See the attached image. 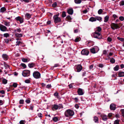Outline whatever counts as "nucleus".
Here are the masks:
<instances>
[{
  "instance_id": "obj_1",
  "label": "nucleus",
  "mask_w": 124,
  "mask_h": 124,
  "mask_svg": "<svg viewBox=\"0 0 124 124\" xmlns=\"http://www.w3.org/2000/svg\"><path fill=\"white\" fill-rule=\"evenodd\" d=\"M101 28L100 27H97L95 29V32L92 33L91 35L93 37L99 39H101L102 37L101 34Z\"/></svg>"
},
{
  "instance_id": "obj_2",
  "label": "nucleus",
  "mask_w": 124,
  "mask_h": 124,
  "mask_svg": "<svg viewBox=\"0 0 124 124\" xmlns=\"http://www.w3.org/2000/svg\"><path fill=\"white\" fill-rule=\"evenodd\" d=\"M74 114V113L73 111L70 109L66 110L64 113L65 116L67 117H70L72 116Z\"/></svg>"
},
{
  "instance_id": "obj_3",
  "label": "nucleus",
  "mask_w": 124,
  "mask_h": 124,
  "mask_svg": "<svg viewBox=\"0 0 124 124\" xmlns=\"http://www.w3.org/2000/svg\"><path fill=\"white\" fill-rule=\"evenodd\" d=\"M59 15V13L54 16L53 18L55 23H57L61 21V19L58 17Z\"/></svg>"
},
{
  "instance_id": "obj_4",
  "label": "nucleus",
  "mask_w": 124,
  "mask_h": 124,
  "mask_svg": "<svg viewBox=\"0 0 124 124\" xmlns=\"http://www.w3.org/2000/svg\"><path fill=\"white\" fill-rule=\"evenodd\" d=\"M74 70L75 71L79 72L82 70V66L80 65H77L74 66Z\"/></svg>"
},
{
  "instance_id": "obj_5",
  "label": "nucleus",
  "mask_w": 124,
  "mask_h": 124,
  "mask_svg": "<svg viewBox=\"0 0 124 124\" xmlns=\"http://www.w3.org/2000/svg\"><path fill=\"white\" fill-rule=\"evenodd\" d=\"M33 76L36 78H40V74L39 72L35 71L33 73Z\"/></svg>"
},
{
  "instance_id": "obj_6",
  "label": "nucleus",
  "mask_w": 124,
  "mask_h": 124,
  "mask_svg": "<svg viewBox=\"0 0 124 124\" xmlns=\"http://www.w3.org/2000/svg\"><path fill=\"white\" fill-rule=\"evenodd\" d=\"M30 71L28 70H24L22 73V75L24 77H27L30 76Z\"/></svg>"
},
{
  "instance_id": "obj_7",
  "label": "nucleus",
  "mask_w": 124,
  "mask_h": 124,
  "mask_svg": "<svg viewBox=\"0 0 124 124\" xmlns=\"http://www.w3.org/2000/svg\"><path fill=\"white\" fill-rule=\"evenodd\" d=\"M111 27L113 30L118 29L120 27L118 24L114 23H111Z\"/></svg>"
},
{
  "instance_id": "obj_8",
  "label": "nucleus",
  "mask_w": 124,
  "mask_h": 124,
  "mask_svg": "<svg viewBox=\"0 0 124 124\" xmlns=\"http://www.w3.org/2000/svg\"><path fill=\"white\" fill-rule=\"evenodd\" d=\"M0 30L2 31H8L7 27L2 24H0Z\"/></svg>"
},
{
  "instance_id": "obj_9",
  "label": "nucleus",
  "mask_w": 124,
  "mask_h": 124,
  "mask_svg": "<svg viewBox=\"0 0 124 124\" xmlns=\"http://www.w3.org/2000/svg\"><path fill=\"white\" fill-rule=\"evenodd\" d=\"M89 51L87 49H84L81 51V54L83 55H87L89 53Z\"/></svg>"
},
{
  "instance_id": "obj_10",
  "label": "nucleus",
  "mask_w": 124,
  "mask_h": 124,
  "mask_svg": "<svg viewBox=\"0 0 124 124\" xmlns=\"http://www.w3.org/2000/svg\"><path fill=\"white\" fill-rule=\"evenodd\" d=\"M15 19L17 21H19L20 23H23L24 22V19L20 16H18L15 18Z\"/></svg>"
},
{
  "instance_id": "obj_11",
  "label": "nucleus",
  "mask_w": 124,
  "mask_h": 124,
  "mask_svg": "<svg viewBox=\"0 0 124 124\" xmlns=\"http://www.w3.org/2000/svg\"><path fill=\"white\" fill-rule=\"evenodd\" d=\"M77 92L78 95H82L84 94V91L82 89L79 88L77 91Z\"/></svg>"
},
{
  "instance_id": "obj_12",
  "label": "nucleus",
  "mask_w": 124,
  "mask_h": 124,
  "mask_svg": "<svg viewBox=\"0 0 124 124\" xmlns=\"http://www.w3.org/2000/svg\"><path fill=\"white\" fill-rule=\"evenodd\" d=\"M60 108L59 106L57 105L54 104L52 106V109L53 111L56 110Z\"/></svg>"
},
{
  "instance_id": "obj_13",
  "label": "nucleus",
  "mask_w": 124,
  "mask_h": 124,
  "mask_svg": "<svg viewBox=\"0 0 124 124\" xmlns=\"http://www.w3.org/2000/svg\"><path fill=\"white\" fill-rule=\"evenodd\" d=\"M2 23L5 26L8 27L10 26V22H8L7 21L4 20L2 22Z\"/></svg>"
},
{
  "instance_id": "obj_14",
  "label": "nucleus",
  "mask_w": 124,
  "mask_h": 124,
  "mask_svg": "<svg viewBox=\"0 0 124 124\" xmlns=\"http://www.w3.org/2000/svg\"><path fill=\"white\" fill-rule=\"evenodd\" d=\"M110 107L111 110H114L116 108V105L112 103L110 104Z\"/></svg>"
},
{
  "instance_id": "obj_15",
  "label": "nucleus",
  "mask_w": 124,
  "mask_h": 124,
  "mask_svg": "<svg viewBox=\"0 0 124 124\" xmlns=\"http://www.w3.org/2000/svg\"><path fill=\"white\" fill-rule=\"evenodd\" d=\"M101 117L102 118V120L104 121H106L108 119V116L104 114L101 115Z\"/></svg>"
},
{
  "instance_id": "obj_16",
  "label": "nucleus",
  "mask_w": 124,
  "mask_h": 124,
  "mask_svg": "<svg viewBox=\"0 0 124 124\" xmlns=\"http://www.w3.org/2000/svg\"><path fill=\"white\" fill-rule=\"evenodd\" d=\"M2 57L3 59L5 60H7L8 58V56L6 54H3L2 55Z\"/></svg>"
},
{
  "instance_id": "obj_17",
  "label": "nucleus",
  "mask_w": 124,
  "mask_h": 124,
  "mask_svg": "<svg viewBox=\"0 0 124 124\" xmlns=\"http://www.w3.org/2000/svg\"><path fill=\"white\" fill-rule=\"evenodd\" d=\"M73 11L72 8H69L67 9V12L70 15H72L73 13Z\"/></svg>"
},
{
  "instance_id": "obj_18",
  "label": "nucleus",
  "mask_w": 124,
  "mask_h": 124,
  "mask_svg": "<svg viewBox=\"0 0 124 124\" xmlns=\"http://www.w3.org/2000/svg\"><path fill=\"white\" fill-rule=\"evenodd\" d=\"M118 76L119 77H122L124 76V72L119 71L118 72Z\"/></svg>"
},
{
  "instance_id": "obj_19",
  "label": "nucleus",
  "mask_w": 124,
  "mask_h": 124,
  "mask_svg": "<svg viewBox=\"0 0 124 124\" xmlns=\"http://www.w3.org/2000/svg\"><path fill=\"white\" fill-rule=\"evenodd\" d=\"M31 15L28 13L26 14L25 16V17L27 19H29L31 17Z\"/></svg>"
},
{
  "instance_id": "obj_20",
  "label": "nucleus",
  "mask_w": 124,
  "mask_h": 124,
  "mask_svg": "<svg viewBox=\"0 0 124 124\" xmlns=\"http://www.w3.org/2000/svg\"><path fill=\"white\" fill-rule=\"evenodd\" d=\"M93 120L95 123H98L99 122V118L97 116H95L94 117Z\"/></svg>"
},
{
  "instance_id": "obj_21",
  "label": "nucleus",
  "mask_w": 124,
  "mask_h": 124,
  "mask_svg": "<svg viewBox=\"0 0 124 124\" xmlns=\"http://www.w3.org/2000/svg\"><path fill=\"white\" fill-rule=\"evenodd\" d=\"M89 21L91 22H93L96 21L95 17H91L89 19Z\"/></svg>"
},
{
  "instance_id": "obj_22",
  "label": "nucleus",
  "mask_w": 124,
  "mask_h": 124,
  "mask_svg": "<svg viewBox=\"0 0 124 124\" xmlns=\"http://www.w3.org/2000/svg\"><path fill=\"white\" fill-rule=\"evenodd\" d=\"M6 10V9L5 7H3L0 8V12L2 13H4Z\"/></svg>"
},
{
  "instance_id": "obj_23",
  "label": "nucleus",
  "mask_w": 124,
  "mask_h": 124,
  "mask_svg": "<svg viewBox=\"0 0 124 124\" xmlns=\"http://www.w3.org/2000/svg\"><path fill=\"white\" fill-rule=\"evenodd\" d=\"M21 31L20 28L16 29L14 30V31L15 33H17V32L20 33Z\"/></svg>"
},
{
  "instance_id": "obj_24",
  "label": "nucleus",
  "mask_w": 124,
  "mask_h": 124,
  "mask_svg": "<svg viewBox=\"0 0 124 124\" xmlns=\"http://www.w3.org/2000/svg\"><path fill=\"white\" fill-rule=\"evenodd\" d=\"M93 48L94 51H95V53H97L99 51V49L97 46H94Z\"/></svg>"
},
{
  "instance_id": "obj_25",
  "label": "nucleus",
  "mask_w": 124,
  "mask_h": 124,
  "mask_svg": "<svg viewBox=\"0 0 124 124\" xmlns=\"http://www.w3.org/2000/svg\"><path fill=\"white\" fill-rule=\"evenodd\" d=\"M93 48L94 51H95V53H97L99 51V49L97 46H94Z\"/></svg>"
},
{
  "instance_id": "obj_26",
  "label": "nucleus",
  "mask_w": 124,
  "mask_h": 124,
  "mask_svg": "<svg viewBox=\"0 0 124 124\" xmlns=\"http://www.w3.org/2000/svg\"><path fill=\"white\" fill-rule=\"evenodd\" d=\"M117 73L115 74H114L112 75V77L113 78L114 80L116 79H117Z\"/></svg>"
},
{
  "instance_id": "obj_27",
  "label": "nucleus",
  "mask_w": 124,
  "mask_h": 124,
  "mask_svg": "<svg viewBox=\"0 0 124 124\" xmlns=\"http://www.w3.org/2000/svg\"><path fill=\"white\" fill-rule=\"evenodd\" d=\"M15 36L17 37H22L23 35L22 34H19L18 33H16L15 34Z\"/></svg>"
},
{
  "instance_id": "obj_28",
  "label": "nucleus",
  "mask_w": 124,
  "mask_h": 124,
  "mask_svg": "<svg viewBox=\"0 0 124 124\" xmlns=\"http://www.w3.org/2000/svg\"><path fill=\"white\" fill-rule=\"evenodd\" d=\"M71 19L72 18L70 16H68L66 18V20L69 22H70Z\"/></svg>"
},
{
  "instance_id": "obj_29",
  "label": "nucleus",
  "mask_w": 124,
  "mask_h": 124,
  "mask_svg": "<svg viewBox=\"0 0 124 124\" xmlns=\"http://www.w3.org/2000/svg\"><path fill=\"white\" fill-rule=\"evenodd\" d=\"M105 72L103 71H101L98 73V75L100 76H104L105 75Z\"/></svg>"
},
{
  "instance_id": "obj_30",
  "label": "nucleus",
  "mask_w": 124,
  "mask_h": 124,
  "mask_svg": "<svg viewBox=\"0 0 124 124\" xmlns=\"http://www.w3.org/2000/svg\"><path fill=\"white\" fill-rule=\"evenodd\" d=\"M52 120L54 122H57L58 120V117H54L53 118Z\"/></svg>"
},
{
  "instance_id": "obj_31",
  "label": "nucleus",
  "mask_w": 124,
  "mask_h": 124,
  "mask_svg": "<svg viewBox=\"0 0 124 124\" xmlns=\"http://www.w3.org/2000/svg\"><path fill=\"white\" fill-rule=\"evenodd\" d=\"M109 17L108 16H106L104 17V22H107L108 20Z\"/></svg>"
},
{
  "instance_id": "obj_32",
  "label": "nucleus",
  "mask_w": 124,
  "mask_h": 124,
  "mask_svg": "<svg viewBox=\"0 0 124 124\" xmlns=\"http://www.w3.org/2000/svg\"><path fill=\"white\" fill-rule=\"evenodd\" d=\"M35 65V64L33 63H29L28 64V66L29 68H31L34 66Z\"/></svg>"
},
{
  "instance_id": "obj_33",
  "label": "nucleus",
  "mask_w": 124,
  "mask_h": 124,
  "mask_svg": "<svg viewBox=\"0 0 124 124\" xmlns=\"http://www.w3.org/2000/svg\"><path fill=\"white\" fill-rule=\"evenodd\" d=\"M119 66L118 65H116L115 67L114 68V70L115 71H117L118 70L119 68Z\"/></svg>"
},
{
  "instance_id": "obj_34",
  "label": "nucleus",
  "mask_w": 124,
  "mask_h": 124,
  "mask_svg": "<svg viewBox=\"0 0 124 124\" xmlns=\"http://www.w3.org/2000/svg\"><path fill=\"white\" fill-rule=\"evenodd\" d=\"M22 61L24 62H27L29 61V60H28L27 58H22Z\"/></svg>"
},
{
  "instance_id": "obj_35",
  "label": "nucleus",
  "mask_w": 124,
  "mask_h": 124,
  "mask_svg": "<svg viewBox=\"0 0 124 124\" xmlns=\"http://www.w3.org/2000/svg\"><path fill=\"white\" fill-rule=\"evenodd\" d=\"M95 18L96 20H97L99 21H100L102 20V18L100 16H96L95 17Z\"/></svg>"
},
{
  "instance_id": "obj_36",
  "label": "nucleus",
  "mask_w": 124,
  "mask_h": 124,
  "mask_svg": "<svg viewBox=\"0 0 124 124\" xmlns=\"http://www.w3.org/2000/svg\"><path fill=\"white\" fill-rule=\"evenodd\" d=\"M81 40V38L80 37H77L75 40V42H78Z\"/></svg>"
},
{
  "instance_id": "obj_37",
  "label": "nucleus",
  "mask_w": 124,
  "mask_h": 124,
  "mask_svg": "<svg viewBox=\"0 0 124 124\" xmlns=\"http://www.w3.org/2000/svg\"><path fill=\"white\" fill-rule=\"evenodd\" d=\"M57 6V3L56 2H54L52 4V6L53 8H56Z\"/></svg>"
},
{
  "instance_id": "obj_38",
  "label": "nucleus",
  "mask_w": 124,
  "mask_h": 124,
  "mask_svg": "<svg viewBox=\"0 0 124 124\" xmlns=\"http://www.w3.org/2000/svg\"><path fill=\"white\" fill-rule=\"evenodd\" d=\"M2 82L3 84H5L7 83V80L6 79L4 78L2 80Z\"/></svg>"
},
{
  "instance_id": "obj_39",
  "label": "nucleus",
  "mask_w": 124,
  "mask_h": 124,
  "mask_svg": "<svg viewBox=\"0 0 124 124\" xmlns=\"http://www.w3.org/2000/svg\"><path fill=\"white\" fill-rule=\"evenodd\" d=\"M31 78H29V79H27L25 80V83H29L30 82Z\"/></svg>"
},
{
  "instance_id": "obj_40",
  "label": "nucleus",
  "mask_w": 124,
  "mask_h": 124,
  "mask_svg": "<svg viewBox=\"0 0 124 124\" xmlns=\"http://www.w3.org/2000/svg\"><path fill=\"white\" fill-rule=\"evenodd\" d=\"M9 36V34L7 33H5L3 35V37H4L7 38Z\"/></svg>"
},
{
  "instance_id": "obj_41",
  "label": "nucleus",
  "mask_w": 124,
  "mask_h": 124,
  "mask_svg": "<svg viewBox=\"0 0 124 124\" xmlns=\"http://www.w3.org/2000/svg\"><path fill=\"white\" fill-rule=\"evenodd\" d=\"M103 12V10L102 9H99L98 11V13L99 15L102 14Z\"/></svg>"
},
{
  "instance_id": "obj_42",
  "label": "nucleus",
  "mask_w": 124,
  "mask_h": 124,
  "mask_svg": "<svg viewBox=\"0 0 124 124\" xmlns=\"http://www.w3.org/2000/svg\"><path fill=\"white\" fill-rule=\"evenodd\" d=\"M75 2L76 4H79L81 2V0H75Z\"/></svg>"
},
{
  "instance_id": "obj_43",
  "label": "nucleus",
  "mask_w": 124,
  "mask_h": 124,
  "mask_svg": "<svg viewBox=\"0 0 124 124\" xmlns=\"http://www.w3.org/2000/svg\"><path fill=\"white\" fill-rule=\"evenodd\" d=\"M117 39L118 40L124 42V38H122L119 37H117Z\"/></svg>"
},
{
  "instance_id": "obj_44",
  "label": "nucleus",
  "mask_w": 124,
  "mask_h": 124,
  "mask_svg": "<svg viewBox=\"0 0 124 124\" xmlns=\"http://www.w3.org/2000/svg\"><path fill=\"white\" fill-rule=\"evenodd\" d=\"M66 16V13L65 11H63L62 12V17H64Z\"/></svg>"
},
{
  "instance_id": "obj_45",
  "label": "nucleus",
  "mask_w": 124,
  "mask_h": 124,
  "mask_svg": "<svg viewBox=\"0 0 124 124\" xmlns=\"http://www.w3.org/2000/svg\"><path fill=\"white\" fill-rule=\"evenodd\" d=\"M110 62L112 63H113L115 62V60L114 59L112 58L110 59Z\"/></svg>"
},
{
  "instance_id": "obj_46",
  "label": "nucleus",
  "mask_w": 124,
  "mask_h": 124,
  "mask_svg": "<svg viewBox=\"0 0 124 124\" xmlns=\"http://www.w3.org/2000/svg\"><path fill=\"white\" fill-rule=\"evenodd\" d=\"M25 101L26 103L29 104L31 102V99H28L26 100Z\"/></svg>"
},
{
  "instance_id": "obj_47",
  "label": "nucleus",
  "mask_w": 124,
  "mask_h": 124,
  "mask_svg": "<svg viewBox=\"0 0 124 124\" xmlns=\"http://www.w3.org/2000/svg\"><path fill=\"white\" fill-rule=\"evenodd\" d=\"M54 96L57 98H58V93L57 92H55L54 94Z\"/></svg>"
},
{
  "instance_id": "obj_48",
  "label": "nucleus",
  "mask_w": 124,
  "mask_h": 124,
  "mask_svg": "<svg viewBox=\"0 0 124 124\" xmlns=\"http://www.w3.org/2000/svg\"><path fill=\"white\" fill-rule=\"evenodd\" d=\"M120 6H123L124 5V1H121L120 3Z\"/></svg>"
},
{
  "instance_id": "obj_49",
  "label": "nucleus",
  "mask_w": 124,
  "mask_h": 124,
  "mask_svg": "<svg viewBox=\"0 0 124 124\" xmlns=\"http://www.w3.org/2000/svg\"><path fill=\"white\" fill-rule=\"evenodd\" d=\"M119 120H116L114 122V124H119Z\"/></svg>"
},
{
  "instance_id": "obj_50",
  "label": "nucleus",
  "mask_w": 124,
  "mask_h": 124,
  "mask_svg": "<svg viewBox=\"0 0 124 124\" xmlns=\"http://www.w3.org/2000/svg\"><path fill=\"white\" fill-rule=\"evenodd\" d=\"M24 101L23 100H20L19 101V103L20 104H23L24 103Z\"/></svg>"
},
{
  "instance_id": "obj_51",
  "label": "nucleus",
  "mask_w": 124,
  "mask_h": 124,
  "mask_svg": "<svg viewBox=\"0 0 124 124\" xmlns=\"http://www.w3.org/2000/svg\"><path fill=\"white\" fill-rule=\"evenodd\" d=\"M90 52L93 54L95 53V51H94V50L93 48L92 49H90Z\"/></svg>"
},
{
  "instance_id": "obj_52",
  "label": "nucleus",
  "mask_w": 124,
  "mask_h": 124,
  "mask_svg": "<svg viewBox=\"0 0 124 124\" xmlns=\"http://www.w3.org/2000/svg\"><path fill=\"white\" fill-rule=\"evenodd\" d=\"M25 122L24 120H22L19 122L20 124H24Z\"/></svg>"
},
{
  "instance_id": "obj_53",
  "label": "nucleus",
  "mask_w": 124,
  "mask_h": 124,
  "mask_svg": "<svg viewBox=\"0 0 124 124\" xmlns=\"http://www.w3.org/2000/svg\"><path fill=\"white\" fill-rule=\"evenodd\" d=\"M119 19L121 21H123L124 20V17L123 16H120L119 17Z\"/></svg>"
},
{
  "instance_id": "obj_54",
  "label": "nucleus",
  "mask_w": 124,
  "mask_h": 124,
  "mask_svg": "<svg viewBox=\"0 0 124 124\" xmlns=\"http://www.w3.org/2000/svg\"><path fill=\"white\" fill-rule=\"evenodd\" d=\"M21 66L23 67L24 68H26V66L25 64L24 63H22L21 64Z\"/></svg>"
},
{
  "instance_id": "obj_55",
  "label": "nucleus",
  "mask_w": 124,
  "mask_h": 124,
  "mask_svg": "<svg viewBox=\"0 0 124 124\" xmlns=\"http://www.w3.org/2000/svg\"><path fill=\"white\" fill-rule=\"evenodd\" d=\"M122 116L124 117V109H122L121 110Z\"/></svg>"
},
{
  "instance_id": "obj_56",
  "label": "nucleus",
  "mask_w": 124,
  "mask_h": 124,
  "mask_svg": "<svg viewBox=\"0 0 124 124\" xmlns=\"http://www.w3.org/2000/svg\"><path fill=\"white\" fill-rule=\"evenodd\" d=\"M74 85L73 83H71L70 85H68V86L70 88H71L73 87V85Z\"/></svg>"
},
{
  "instance_id": "obj_57",
  "label": "nucleus",
  "mask_w": 124,
  "mask_h": 124,
  "mask_svg": "<svg viewBox=\"0 0 124 124\" xmlns=\"http://www.w3.org/2000/svg\"><path fill=\"white\" fill-rule=\"evenodd\" d=\"M17 84L16 83H14L13 84L12 86L16 88L17 86Z\"/></svg>"
},
{
  "instance_id": "obj_58",
  "label": "nucleus",
  "mask_w": 124,
  "mask_h": 124,
  "mask_svg": "<svg viewBox=\"0 0 124 124\" xmlns=\"http://www.w3.org/2000/svg\"><path fill=\"white\" fill-rule=\"evenodd\" d=\"M16 46L18 45L19 46V45L22 43V42L20 41H17L16 42Z\"/></svg>"
},
{
  "instance_id": "obj_59",
  "label": "nucleus",
  "mask_w": 124,
  "mask_h": 124,
  "mask_svg": "<svg viewBox=\"0 0 124 124\" xmlns=\"http://www.w3.org/2000/svg\"><path fill=\"white\" fill-rule=\"evenodd\" d=\"M113 17L114 18L115 20V19L118 18V16L115 14H114L113 15Z\"/></svg>"
},
{
  "instance_id": "obj_60",
  "label": "nucleus",
  "mask_w": 124,
  "mask_h": 124,
  "mask_svg": "<svg viewBox=\"0 0 124 124\" xmlns=\"http://www.w3.org/2000/svg\"><path fill=\"white\" fill-rule=\"evenodd\" d=\"M38 115L39 117H42V115L41 113H39L38 114Z\"/></svg>"
},
{
  "instance_id": "obj_61",
  "label": "nucleus",
  "mask_w": 124,
  "mask_h": 124,
  "mask_svg": "<svg viewBox=\"0 0 124 124\" xmlns=\"http://www.w3.org/2000/svg\"><path fill=\"white\" fill-rule=\"evenodd\" d=\"M98 66L99 67L102 68L103 67V64L100 63L98 64Z\"/></svg>"
},
{
  "instance_id": "obj_62",
  "label": "nucleus",
  "mask_w": 124,
  "mask_h": 124,
  "mask_svg": "<svg viewBox=\"0 0 124 124\" xmlns=\"http://www.w3.org/2000/svg\"><path fill=\"white\" fill-rule=\"evenodd\" d=\"M107 52L106 50H104L103 52V54L106 55L107 54Z\"/></svg>"
},
{
  "instance_id": "obj_63",
  "label": "nucleus",
  "mask_w": 124,
  "mask_h": 124,
  "mask_svg": "<svg viewBox=\"0 0 124 124\" xmlns=\"http://www.w3.org/2000/svg\"><path fill=\"white\" fill-rule=\"evenodd\" d=\"M107 39L108 41L109 42L111 41L112 40L111 38L109 37H108L107 38Z\"/></svg>"
},
{
  "instance_id": "obj_64",
  "label": "nucleus",
  "mask_w": 124,
  "mask_h": 124,
  "mask_svg": "<svg viewBox=\"0 0 124 124\" xmlns=\"http://www.w3.org/2000/svg\"><path fill=\"white\" fill-rule=\"evenodd\" d=\"M108 116L109 118L111 117L112 116V114L111 113L108 114Z\"/></svg>"
}]
</instances>
